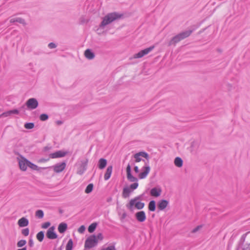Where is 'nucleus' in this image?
Segmentation results:
<instances>
[{"instance_id": "52", "label": "nucleus", "mask_w": 250, "mask_h": 250, "mask_svg": "<svg viewBox=\"0 0 250 250\" xmlns=\"http://www.w3.org/2000/svg\"><path fill=\"white\" fill-rule=\"evenodd\" d=\"M53 250H62V247L61 246L60 248H59L58 249L55 248V249H54Z\"/></svg>"}, {"instance_id": "54", "label": "nucleus", "mask_w": 250, "mask_h": 250, "mask_svg": "<svg viewBox=\"0 0 250 250\" xmlns=\"http://www.w3.org/2000/svg\"><path fill=\"white\" fill-rule=\"evenodd\" d=\"M57 123H58V125H61V124H62V121H58L57 122Z\"/></svg>"}, {"instance_id": "39", "label": "nucleus", "mask_w": 250, "mask_h": 250, "mask_svg": "<svg viewBox=\"0 0 250 250\" xmlns=\"http://www.w3.org/2000/svg\"><path fill=\"white\" fill-rule=\"evenodd\" d=\"M50 223L49 222H46L43 223L42 225V227L43 229H47L50 226Z\"/></svg>"}, {"instance_id": "10", "label": "nucleus", "mask_w": 250, "mask_h": 250, "mask_svg": "<svg viewBox=\"0 0 250 250\" xmlns=\"http://www.w3.org/2000/svg\"><path fill=\"white\" fill-rule=\"evenodd\" d=\"M126 174L127 178L129 181L132 182H136L138 181V179L136 177L133 176L131 174V168L130 164H128L127 166Z\"/></svg>"}, {"instance_id": "48", "label": "nucleus", "mask_w": 250, "mask_h": 250, "mask_svg": "<svg viewBox=\"0 0 250 250\" xmlns=\"http://www.w3.org/2000/svg\"><path fill=\"white\" fill-rule=\"evenodd\" d=\"M51 147H49V146H45L43 148V150L44 151H47L48 150H49V149H51Z\"/></svg>"}, {"instance_id": "29", "label": "nucleus", "mask_w": 250, "mask_h": 250, "mask_svg": "<svg viewBox=\"0 0 250 250\" xmlns=\"http://www.w3.org/2000/svg\"><path fill=\"white\" fill-rule=\"evenodd\" d=\"M97 225V224L96 223L91 224L88 228V231L90 233H92L95 230Z\"/></svg>"}, {"instance_id": "6", "label": "nucleus", "mask_w": 250, "mask_h": 250, "mask_svg": "<svg viewBox=\"0 0 250 250\" xmlns=\"http://www.w3.org/2000/svg\"><path fill=\"white\" fill-rule=\"evenodd\" d=\"M154 48V46H150L149 47L146 48L144 50H142L139 52L137 53H136L134 55V58H141L144 56L148 54L150 52H151Z\"/></svg>"}, {"instance_id": "5", "label": "nucleus", "mask_w": 250, "mask_h": 250, "mask_svg": "<svg viewBox=\"0 0 250 250\" xmlns=\"http://www.w3.org/2000/svg\"><path fill=\"white\" fill-rule=\"evenodd\" d=\"M138 183L135 182L130 185V188L125 187L123 190L122 196L124 198H127L129 197L132 190L136 189L138 187Z\"/></svg>"}, {"instance_id": "41", "label": "nucleus", "mask_w": 250, "mask_h": 250, "mask_svg": "<svg viewBox=\"0 0 250 250\" xmlns=\"http://www.w3.org/2000/svg\"><path fill=\"white\" fill-rule=\"evenodd\" d=\"M85 228L83 225L81 226L79 229H78V231L79 232L81 233H83L84 231H85Z\"/></svg>"}, {"instance_id": "35", "label": "nucleus", "mask_w": 250, "mask_h": 250, "mask_svg": "<svg viewBox=\"0 0 250 250\" xmlns=\"http://www.w3.org/2000/svg\"><path fill=\"white\" fill-rule=\"evenodd\" d=\"M26 244V241L25 240H21L17 243V247L19 248L22 247Z\"/></svg>"}, {"instance_id": "21", "label": "nucleus", "mask_w": 250, "mask_h": 250, "mask_svg": "<svg viewBox=\"0 0 250 250\" xmlns=\"http://www.w3.org/2000/svg\"><path fill=\"white\" fill-rule=\"evenodd\" d=\"M27 162L28 163V167L31 168V169H32L33 170H37L38 171H40L41 169H46L47 167H39L38 166H37V165H36L35 164L31 163L30 161H27Z\"/></svg>"}, {"instance_id": "30", "label": "nucleus", "mask_w": 250, "mask_h": 250, "mask_svg": "<svg viewBox=\"0 0 250 250\" xmlns=\"http://www.w3.org/2000/svg\"><path fill=\"white\" fill-rule=\"evenodd\" d=\"M73 240L70 239L66 246V250H72L73 248Z\"/></svg>"}, {"instance_id": "14", "label": "nucleus", "mask_w": 250, "mask_h": 250, "mask_svg": "<svg viewBox=\"0 0 250 250\" xmlns=\"http://www.w3.org/2000/svg\"><path fill=\"white\" fill-rule=\"evenodd\" d=\"M88 160L82 162L80 167L78 168L77 173L79 175H82L86 170Z\"/></svg>"}, {"instance_id": "22", "label": "nucleus", "mask_w": 250, "mask_h": 250, "mask_svg": "<svg viewBox=\"0 0 250 250\" xmlns=\"http://www.w3.org/2000/svg\"><path fill=\"white\" fill-rule=\"evenodd\" d=\"M67 228V224L65 223H61L59 224L58 229L60 233H64Z\"/></svg>"}, {"instance_id": "53", "label": "nucleus", "mask_w": 250, "mask_h": 250, "mask_svg": "<svg viewBox=\"0 0 250 250\" xmlns=\"http://www.w3.org/2000/svg\"><path fill=\"white\" fill-rule=\"evenodd\" d=\"M18 250H27V249H26V247H25L22 248L21 249H19Z\"/></svg>"}, {"instance_id": "8", "label": "nucleus", "mask_w": 250, "mask_h": 250, "mask_svg": "<svg viewBox=\"0 0 250 250\" xmlns=\"http://www.w3.org/2000/svg\"><path fill=\"white\" fill-rule=\"evenodd\" d=\"M66 165V163L65 162H62V163H57L51 167L53 168L54 172L56 173H60L65 169Z\"/></svg>"}, {"instance_id": "9", "label": "nucleus", "mask_w": 250, "mask_h": 250, "mask_svg": "<svg viewBox=\"0 0 250 250\" xmlns=\"http://www.w3.org/2000/svg\"><path fill=\"white\" fill-rule=\"evenodd\" d=\"M68 151L59 150L55 152L54 153H50L49 154V157L52 159L61 158L64 157L66 155L68 154Z\"/></svg>"}, {"instance_id": "33", "label": "nucleus", "mask_w": 250, "mask_h": 250, "mask_svg": "<svg viewBox=\"0 0 250 250\" xmlns=\"http://www.w3.org/2000/svg\"><path fill=\"white\" fill-rule=\"evenodd\" d=\"M35 125L33 123H26L24 124V127L28 129H31L34 128Z\"/></svg>"}, {"instance_id": "28", "label": "nucleus", "mask_w": 250, "mask_h": 250, "mask_svg": "<svg viewBox=\"0 0 250 250\" xmlns=\"http://www.w3.org/2000/svg\"><path fill=\"white\" fill-rule=\"evenodd\" d=\"M37 239L40 241L42 242L44 239V232L42 231H41L38 232L37 234Z\"/></svg>"}, {"instance_id": "23", "label": "nucleus", "mask_w": 250, "mask_h": 250, "mask_svg": "<svg viewBox=\"0 0 250 250\" xmlns=\"http://www.w3.org/2000/svg\"><path fill=\"white\" fill-rule=\"evenodd\" d=\"M85 57L89 60H92L95 57L94 53L89 49H86L84 52Z\"/></svg>"}, {"instance_id": "16", "label": "nucleus", "mask_w": 250, "mask_h": 250, "mask_svg": "<svg viewBox=\"0 0 250 250\" xmlns=\"http://www.w3.org/2000/svg\"><path fill=\"white\" fill-rule=\"evenodd\" d=\"M162 193V189L160 188H153L151 189L150 194L152 196L158 197L160 196Z\"/></svg>"}, {"instance_id": "32", "label": "nucleus", "mask_w": 250, "mask_h": 250, "mask_svg": "<svg viewBox=\"0 0 250 250\" xmlns=\"http://www.w3.org/2000/svg\"><path fill=\"white\" fill-rule=\"evenodd\" d=\"M36 216L39 218H42L44 216L43 211L42 210H38L36 212Z\"/></svg>"}, {"instance_id": "11", "label": "nucleus", "mask_w": 250, "mask_h": 250, "mask_svg": "<svg viewBox=\"0 0 250 250\" xmlns=\"http://www.w3.org/2000/svg\"><path fill=\"white\" fill-rule=\"evenodd\" d=\"M143 196V194L140 195L135 197L134 198L131 199L129 203L126 205V208L130 210H132L133 207L134 206L135 202L141 200L142 199Z\"/></svg>"}, {"instance_id": "17", "label": "nucleus", "mask_w": 250, "mask_h": 250, "mask_svg": "<svg viewBox=\"0 0 250 250\" xmlns=\"http://www.w3.org/2000/svg\"><path fill=\"white\" fill-rule=\"evenodd\" d=\"M168 201L167 200L162 199L158 203V208L160 210L165 209L168 205Z\"/></svg>"}, {"instance_id": "13", "label": "nucleus", "mask_w": 250, "mask_h": 250, "mask_svg": "<svg viewBox=\"0 0 250 250\" xmlns=\"http://www.w3.org/2000/svg\"><path fill=\"white\" fill-rule=\"evenodd\" d=\"M137 220L140 222H143L146 220V215L144 211H140L135 213Z\"/></svg>"}, {"instance_id": "25", "label": "nucleus", "mask_w": 250, "mask_h": 250, "mask_svg": "<svg viewBox=\"0 0 250 250\" xmlns=\"http://www.w3.org/2000/svg\"><path fill=\"white\" fill-rule=\"evenodd\" d=\"M174 164L176 167H182L183 164V160L180 157H176L174 160Z\"/></svg>"}, {"instance_id": "47", "label": "nucleus", "mask_w": 250, "mask_h": 250, "mask_svg": "<svg viewBox=\"0 0 250 250\" xmlns=\"http://www.w3.org/2000/svg\"><path fill=\"white\" fill-rule=\"evenodd\" d=\"M134 169L135 172L136 173H139V167H138V166H134Z\"/></svg>"}, {"instance_id": "15", "label": "nucleus", "mask_w": 250, "mask_h": 250, "mask_svg": "<svg viewBox=\"0 0 250 250\" xmlns=\"http://www.w3.org/2000/svg\"><path fill=\"white\" fill-rule=\"evenodd\" d=\"M27 161H29V160L24 158L19 161V165L21 170L25 171L27 169V167H28V163Z\"/></svg>"}, {"instance_id": "38", "label": "nucleus", "mask_w": 250, "mask_h": 250, "mask_svg": "<svg viewBox=\"0 0 250 250\" xmlns=\"http://www.w3.org/2000/svg\"><path fill=\"white\" fill-rule=\"evenodd\" d=\"M11 115L10 110L4 112L0 115V117H6Z\"/></svg>"}, {"instance_id": "27", "label": "nucleus", "mask_w": 250, "mask_h": 250, "mask_svg": "<svg viewBox=\"0 0 250 250\" xmlns=\"http://www.w3.org/2000/svg\"><path fill=\"white\" fill-rule=\"evenodd\" d=\"M138 209H141L144 208L145 203L140 201L136 202L134 205Z\"/></svg>"}, {"instance_id": "42", "label": "nucleus", "mask_w": 250, "mask_h": 250, "mask_svg": "<svg viewBox=\"0 0 250 250\" xmlns=\"http://www.w3.org/2000/svg\"><path fill=\"white\" fill-rule=\"evenodd\" d=\"M101 250H116V249L114 245H111L105 249H102Z\"/></svg>"}, {"instance_id": "4", "label": "nucleus", "mask_w": 250, "mask_h": 250, "mask_svg": "<svg viewBox=\"0 0 250 250\" xmlns=\"http://www.w3.org/2000/svg\"><path fill=\"white\" fill-rule=\"evenodd\" d=\"M98 242V241L96 235H91L86 239L84 244V247L86 249L92 248L97 246Z\"/></svg>"}, {"instance_id": "45", "label": "nucleus", "mask_w": 250, "mask_h": 250, "mask_svg": "<svg viewBox=\"0 0 250 250\" xmlns=\"http://www.w3.org/2000/svg\"><path fill=\"white\" fill-rule=\"evenodd\" d=\"M10 112L12 114H19V111L18 109H15L13 110H10Z\"/></svg>"}, {"instance_id": "34", "label": "nucleus", "mask_w": 250, "mask_h": 250, "mask_svg": "<svg viewBox=\"0 0 250 250\" xmlns=\"http://www.w3.org/2000/svg\"><path fill=\"white\" fill-rule=\"evenodd\" d=\"M89 20L85 18L84 16H82L79 19V22L81 24L86 23L88 22Z\"/></svg>"}, {"instance_id": "37", "label": "nucleus", "mask_w": 250, "mask_h": 250, "mask_svg": "<svg viewBox=\"0 0 250 250\" xmlns=\"http://www.w3.org/2000/svg\"><path fill=\"white\" fill-rule=\"evenodd\" d=\"M21 233L23 235L27 236L29 234V229L28 228H25L21 230Z\"/></svg>"}, {"instance_id": "7", "label": "nucleus", "mask_w": 250, "mask_h": 250, "mask_svg": "<svg viewBox=\"0 0 250 250\" xmlns=\"http://www.w3.org/2000/svg\"><path fill=\"white\" fill-rule=\"evenodd\" d=\"M26 105L28 109L32 110L38 107L39 103L36 99L32 98L26 101Z\"/></svg>"}, {"instance_id": "55", "label": "nucleus", "mask_w": 250, "mask_h": 250, "mask_svg": "<svg viewBox=\"0 0 250 250\" xmlns=\"http://www.w3.org/2000/svg\"><path fill=\"white\" fill-rule=\"evenodd\" d=\"M59 212H60V213H62L63 212L62 210V209H60V210H59Z\"/></svg>"}, {"instance_id": "31", "label": "nucleus", "mask_w": 250, "mask_h": 250, "mask_svg": "<svg viewBox=\"0 0 250 250\" xmlns=\"http://www.w3.org/2000/svg\"><path fill=\"white\" fill-rule=\"evenodd\" d=\"M93 189V185L92 184H89L86 187L85 189V192L86 193H89L92 192Z\"/></svg>"}, {"instance_id": "26", "label": "nucleus", "mask_w": 250, "mask_h": 250, "mask_svg": "<svg viewBox=\"0 0 250 250\" xmlns=\"http://www.w3.org/2000/svg\"><path fill=\"white\" fill-rule=\"evenodd\" d=\"M10 21L11 23L19 22L21 24H25V21L21 18H14L10 19Z\"/></svg>"}, {"instance_id": "44", "label": "nucleus", "mask_w": 250, "mask_h": 250, "mask_svg": "<svg viewBox=\"0 0 250 250\" xmlns=\"http://www.w3.org/2000/svg\"><path fill=\"white\" fill-rule=\"evenodd\" d=\"M96 236V238H97V240H102L103 239V234L102 233H98Z\"/></svg>"}, {"instance_id": "24", "label": "nucleus", "mask_w": 250, "mask_h": 250, "mask_svg": "<svg viewBox=\"0 0 250 250\" xmlns=\"http://www.w3.org/2000/svg\"><path fill=\"white\" fill-rule=\"evenodd\" d=\"M148 208L150 211H154L156 210V202L154 200H151L149 202Z\"/></svg>"}, {"instance_id": "18", "label": "nucleus", "mask_w": 250, "mask_h": 250, "mask_svg": "<svg viewBox=\"0 0 250 250\" xmlns=\"http://www.w3.org/2000/svg\"><path fill=\"white\" fill-rule=\"evenodd\" d=\"M18 224L20 227H26L29 224V221L27 218L22 217L18 220Z\"/></svg>"}, {"instance_id": "49", "label": "nucleus", "mask_w": 250, "mask_h": 250, "mask_svg": "<svg viewBox=\"0 0 250 250\" xmlns=\"http://www.w3.org/2000/svg\"><path fill=\"white\" fill-rule=\"evenodd\" d=\"M126 213L125 212H124L122 215L121 219H124L126 217Z\"/></svg>"}, {"instance_id": "12", "label": "nucleus", "mask_w": 250, "mask_h": 250, "mask_svg": "<svg viewBox=\"0 0 250 250\" xmlns=\"http://www.w3.org/2000/svg\"><path fill=\"white\" fill-rule=\"evenodd\" d=\"M55 227H50L47 231L46 236L48 239H55L57 238V234L54 231Z\"/></svg>"}, {"instance_id": "20", "label": "nucleus", "mask_w": 250, "mask_h": 250, "mask_svg": "<svg viewBox=\"0 0 250 250\" xmlns=\"http://www.w3.org/2000/svg\"><path fill=\"white\" fill-rule=\"evenodd\" d=\"M107 165V160L104 158H100L98 163V167L101 169H104Z\"/></svg>"}, {"instance_id": "43", "label": "nucleus", "mask_w": 250, "mask_h": 250, "mask_svg": "<svg viewBox=\"0 0 250 250\" xmlns=\"http://www.w3.org/2000/svg\"><path fill=\"white\" fill-rule=\"evenodd\" d=\"M48 46L50 49H53L57 47V45L54 42H50L48 44Z\"/></svg>"}, {"instance_id": "40", "label": "nucleus", "mask_w": 250, "mask_h": 250, "mask_svg": "<svg viewBox=\"0 0 250 250\" xmlns=\"http://www.w3.org/2000/svg\"><path fill=\"white\" fill-rule=\"evenodd\" d=\"M202 227H203L202 225H199V226H197L196 228H195L194 229H192V230L191 231V232L193 233L196 232L200 229H201L202 228Z\"/></svg>"}, {"instance_id": "2", "label": "nucleus", "mask_w": 250, "mask_h": 250, "mask_svg": "<svg viewBox=\"0 0 250 250\" xmlns=\"http://www.w3.org/2000/svg\"><path fill=\"white\" fill-rule=\"evenodd\" d=\"M123 16V14L117 12L108 13L103 18L99 26L101 28H104L106 25L117 19L121 18Z\"/></svg>"}, {"instance_id": "51", "label": "nucleus", "mask_w": 250, "mask_h": 250, "mask_svg": "<svg viewBox=\"0 0 250 250\" xmlns=\"http://www.w3.org/2000/svg\"><path fill=\"white\" fill-rule=\"evenodd\" d=\"M112 198L111 197H108L107 199V202H110L112 201Z\"/></svg>"}, {"instance_id": "50", "label": "nucleus", "mask_w": 250, "mask_h": 250, "mask_svg": "<svg viewBox=\"0 0 250 250\" xmlns=\"http://www.w3.org/2000/svg\"><path fill=\"white\" fill-rule=\"evenodd\" d=\"M48 160H49V159H41L40 160V162H46Z\"/></svg>"}, {"instance_id": "19", "label": "nucleus", "mask_w": 250, "mask_h": 250, "mask_svg": "<svg viewBox=\"0 0 250 250\" xmlns=\"http://www.w3.org/2000/svg\"><path fill=\"white\" fill-rule=\"evenodd\" d=\"M112 166H109L107 167L106 172L104 174V180L106 181L110 178L111 175L112 174Z\"/></svg>"}, {"instance_id": "3", "label": "nucleus", "mask_w": 250, "mask_h": 250, "mask_svg": "<svg viewBox=\"0 0 250 250\" xmlns=\"http://www.w3.org/2000/svg\"><path fill=\"white\" fill-rule=\"evenodd\" d=\"M192 32V30H186L179 33L174 36L168 42V46H175L181 41L189 37Z\"/></svg>"}, {"instance_id": "36", "label": "nucleus", "mask_w": 250, "mask_h": 250, "mask_svg": "<svg viewBox=\"0 0 250 250\" xmlns=\"http://www.w3.org/2000/svg\"><path fill=\"white\" fill-rule=\"evenodd\" d=\"M48 119V116L46 114H42L40 116V119L42 121H45Z\"/></svg>"}, {"instance_id": "1", "label": "nucleus", "mask_w": 250, "mask_h": 250, "mask_svg": "<svg viewBox=\"0 0 250 250\" xmlns=\"http://www.w3.org/2000/svg\"><path fill=\"white\" fill-rule=\"evenodd\" d=\"M134 160L132 163V165L140 162L144 163V166L142 168L143 172L139 174V178L141 179H144L146 177L150 170V167L149 165V156L147 153L145 151H140L135 153L132 156Z\"/></svg>"}, {"instance_id": "46", "label": "nucleus", "mask_w": 250, "mask_h": 250, "mask_svg": "<svg viewBox=\"0 0 250 250\" xmlns=\"http://www.w3.org/2000/svg\"><path fill=\"white\" fill-rule=\"evenodd\" d=\"M28 245L31 248L34 246V242L32 238L29 239L28 241Z\"/></svg>"}]
</instances>
